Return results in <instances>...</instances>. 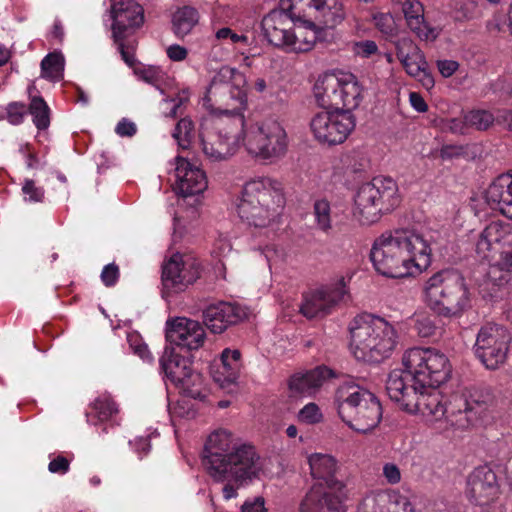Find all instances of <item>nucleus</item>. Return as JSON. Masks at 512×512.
<instances>
[{
  "mask_svg": "<svg viewBox=\"0 0 512 512\" xmlns=\"http://www.w3.org/2000/svg\"><path fill=\"white\" fill-rule=\"evenodd\" d=\"M446 128L452 133L465 134L469 128L465 116L463 118H451L447 121Z\"/></svg>",
  "mask_w": 512,
  "mask_h": 512,
  "instance_id": "63",
  "label": "nucleus"
},
{
  "mask_svg": "<svg viewBox=\"0 0 512 512\" xmlns=\"http://www.w3.org/2000/svg\"><path fill=\"white\" fill-rule=\"evenodd\" d=\"M430 241L410 228L384 232L375 239L370 258L374 268L388 278L414 276L425 271L432 262Z\"/></svg>",
  "mask_w": 512,
  "mask_h": 512,
  "instance_id": "3",
  "label": "nucleus"
},
{
  "mask_svg": "<svg viewBox=\"0 0 512 512\" xmlns=\"http://www.w3.org/2000/svg\"><path fill=\"white\" fill-rule=\"evenodd\" d=\"M241 512H267L264 506V499L256 498L253 502L246 501L242 505Z\"/></svg>",
  "mask_w": 512,
  "mask_h": 512,
  "instance_id": "64",
  "label": "nucleus"
},
{
  "mask_svg": "<svg viewBox=\"0 0 512 512\" xmlns=\"http://www.w3.org/2000/svg\"><path fill=\"white\" fill-rule=\"evenodd\" d=\"M172 136L179 147L182 149L189 148L195 138V128L192 120L187 117L181 118L176 124Z\"/></svg>",
  "mask_w": 512,
  "mask_h": 512,
  "instance_id": "39",
  "label": "nucleus"
},
{
  "mask_svg": "<svg viewBox=\"0 0 512 512\" xmlns=\"http://www.w3.org/2000/svg\"><path fill=\"white\" fill-rule=\"evenodd\" d=\"M119 277V267L115 263H110L103 267L101 272V280L106 287L115 286Z\"/></svg>",
  "mask_w": 512,
  "mask_h": 512,
  "instance_id": "52",
  "label": "nucleus"
},
{
  "mask_svg": "<svg viewBox=\"0 0 512 512\" xmlns=\"http://www.w3.org/2000/svg\"><path fill=\"white\" fill-rule=\"evenodd\" d=\"M112 36L122 59L132 66L137 45L135 34L144 23V9L134 0H122L111 6Z\"/></svg>",
  "mask_w": 512,
  "mask_h": 512,
  "instance_id": "13",
  "label": "nucleus"
},
{
  "mask_svg": "<svg viewBox=\"0 0 512 512\" xmlns=\"http://www.w3.org/2000/svg\"><path fill=\"white\" fill-rule=\"evenodd\" d=\"M298 512H346L342 490H332L317 482L305 493Z\"/></svg>",
  "mask_w": 512,
  "mask_h": 512,
  "instance_id": "23",
  "label": "nucleus"
},
{
  "mask_svg": "<svg viewBox=\"0 0 512 512\" xmlns=\"http://www.w3.org/2000/svg\"><path fill=\"white\" fill-rule=\"evenodd\" d=\"M396 56L399 61L409 60V57L414 56L415 53L420 52V48L414 43L413 40L407 37L399 38L395 42Z\"/></svg>",
  "mask_w": 512,
  "mask_h": 512,
  "instance_id": "45",
  "label": "nucleus"
},
{
  "mask_svg": "<svg viewBox=\"0 0 512 512\" xmlns=\"http://www.w3.org/2000/svg\"><path fill=\"white\" fill-rule=\"evenodd\" d=\"M400 62L407 74L412 77L420 76L421 72L427 68V62L422 51L415 53V55L411 56V58L409 57V60L407 59Z\"/></svg>",
  "mask_w": 512,
  "mask_h": 512,
  "instance_id": "46",
  "label": "nucleus"
},
{
  "mask_svg": "<svg viewBox=\"0 0 512 512\" xmlns=\"http://www.w3.org/2000/svg\"><path fill=\"white\" fill-rule=\"evenodd\" d=\"M470 148L469 145L447 144L442 146L440 154L443 159L468 158Z\"/></svg>",
  "mask_w": 512,
  "mask_h": 512,
  "instance_id": "50",
  "label": "nucleus"
},
{
  "mask_svg": "<svg viewBox=\"0 0 512 512\" xmlns=\"http://www.w3.org/2000/svg\"><path fill=\"white\" fill-rule=\"evenodd\" d=\"M201 274V264L191 256L174 254L162 267L165 290L178 293L193 284Z\"/></svg>",
  "mask_w": 512,
  "mask_h": 512,
  "instance_id": "18",
  "label": "nucleus"
},
{
  "mask_svg": "<svg viewBox=\"0 0 512 512\" xmlns=\"http://www.w3.org/2000/svg\"><path fill=\"white\" fill-rule=\"evenodd\" d=\"M383 475L390 484H397L401 480L400 469L393 463H386L384 465Z\"/></svg>",
  "mask_w": 512,
  "mask_h": 512,
  "instance_id": "58",
  "label": "nucleus"
},
{
  "mask_svg": "<svg viewBox=\"0 0 512 512\" xmlns=\"http://www.w3.org/2000/svg\"><path fill=\"white\" fill-rule=\"evenodd\" d=\"M215 40L221 44H230L235 49L241 52V54L245 53V50L254 42L253 38H250L245 33H237L235 30L230 27H221L215 30L214 32Z\"/></svg>",
  "mask_w": 512,
  "mask_h": 512,
  "instance_id": "35",
  "label": "nucleus"
},
{
  "mask_svg": "<svg viewBox=\"0 0 512 512\" xmlns=\"http://www.w3.org/2000/svg\"><path fill=\"white\" fill-rule=\"evenodd\" d=\"M349 330L354 357L367 363H380L388 359L398 344L395 327L384 318L371 314L356 316Z\"/></svg>",
  "mask_w": 512,
  "mask_h": 512,
  "instance_id": "5",
  "label": "nucleus"
},
{
  "mask_svg": "<svg viewBox=\"0 0 512 512\" xmlns=\"http://www.w3.org/2000/svg\"><path fill=\"white\" fill-rule=\"evenodd\" d=\"M28 113L32 116V122L39 131H44L50 126L51 109L41 96H32L28 104Z\"/></svg>",
  "mask_w": 512,
  "mask_h": 512,
  "instance_id": "34",
  "label": "nucleus"
},
{
  "mask_svg": "<svg viewBox=\"0 0 512 512\" xmlns=\"http://www.w3.org/2000/svg\"><path fill=\"white\" fill-rule=\"evenodd\" d=\"M487 28L490 32L510 31L512 34V6L506 16H495L492 20L488 21Z\"/></svg>",
  "mask_w": 512,
  "mask_h": 512,
  "instance_id": "49",
  "label": "nucleus"
},
{
  "mask_svg": "<svg viewBox=\"0 0 512 512\" xmlns=\"http://www.w3.org/2000/svg\"><path fill=\"white\" fill-rule=\"evenodd\" d=\"M285 202L283 186L279 181L257 177L244 184L237 213L247 225L263 228L281 215Z\"/></svg>",
  "mask_w": 512,
  "mask_h": 512,
  "instance_id": "4",
  "label": "nucleus"
},
{
  "mask_svg": "<svg viewBox=\"0 0 512 512\" xmlns=\"http://www.w3.org/2000/svg\"><path fill=\"white\" fill-rule=\"evenodd\" d=\"M298 419L305 424H317L323 419V414L316 403L306 404L298 413Z\"/></svg>",
  "mask_w": 512,
  "mask_h": 512,
  "instance_id": "47",
  "label": "nucleus"
},
{
  "mask_svg": "<svg viewBox=\"0 0 512 512\" xmlns=\"http://www.w3.org/2000/svg\"><path fill=\"white\" fill-rule=\"evenodd\" d=\"M466 493L471 502L481 507L492 503L500 493L495 472L488 466L475 468L468 477Z\"/></svg>",
  "mask_w": 512,
  "mask_h": 512,
  "instance_id": "22",
  "label": "nucleus"
},
{
  "mask_svg": "<svg viewBox=\"0 0 512 512\" xmlns=\"http://www.w3.org/2000/svg\"><path fill=\"white\" fill-rule=\"evenodd\" d=\"M70 460L63 455L53 458L48 464L49 472L64 475L70 470Z\"/></svg>",
  "mask_w": 512,
  "mask_h": 512,
  "instance_id": "54",
  "label": "nucleus"
},
{
  "mask_svg": "<svg viewBox=\"0 0 512 512\" xmlns=\"http://www.w3.org/2000/svg\"><path fill=\"white\" fill-rule=\"evenodd\" d=\"M486 200L492 209L512 219V171L501 174L490 184Z\"/></svg>",
  "mask_w": 512,
  "mask_h": 512,
  "instance_id": "26",
  "label": "nucleus"
},
{
  "mask_svg": "<svg viewBox=\"0 0 512 512\" xmlns=\"http://www.w3.org/2000/svg\"><path fill=\"white\" fill-rule=\"evenodd\" d=\"M510 342L511 335L505 327L486 324L477 333L475 356L486 369L496 370L506 362Z\"/></svg>",
  "mask_w": 512,
  "mask_h": 512,
  "instance_id": "15",
  "label": "nucleus"
},
{
  "mask_svg": "<svg viewBox=\"0 0 512 512\" xmlns=\"http://www.w3.org/2000/svg\"><path fill=\"white\" fill-rule=\"evenodd\" d=\"M159 362L164 376L183 395L193 399L202 397V376L192 369V363L187 357L177 353L173 347H166Z\"/></svg>",
  "mask_w": 512,
  "mask_h": 512,
  "instance_id": "14",
  "label": "nucleus"
},
{
  "mask_svg": "<svg viewBox=\"0 0 512 512\" xmlns=\"http://www.w3.org/2000/svg\"><path fill=\"white\" fill-rule=\"evenodd\" d=\"M401 202L398 185L391 177L377 176L362 184L355 196L356 214L364 225L377 222Z\"/></svg>",
  "mask_w": 512,
  "mask_h": 512,
  "instance_id": "10",
  "label": "nucleus"
},
{
  "mask_svg": "<svg viewBox=\"0 0 512 512\" xmlns=\"http://www.w3.org/2000/svg\"><path fill=\"white\" fill-rule=\"evenodd\" d=\"M404 369L390 372L392 377L400 378L404 386H416L423 389L432 385H441L450 377L451 366L445 354L435 348L413 347L402 357Z\"/></svg>",
  "mask_w": 512,
  "mask_h": 512,
  "instance_id": "7",
  "label": "nucleus"
},
{
  "mask_svg": "<svg viewBox=\"0 0 512 512\" xmlns=\"http://www.w3.org/2000/svg\"><path fill=\"white\" fill-rule=\"evenodd\" d=\"M363 88L357 77L351 73H340V109L349 110L357 108L363 98Z\"/></svg>",
  "mask_w": 512,
  "mask_h": 512,
  "instance_id": "32",
  "label": "nucleus"
},
{
  "mask_svg": "<svg viewBox=\"0 0 512 512\" xmlns=\"http://www.w3.org/2000/svg\"><path fill=\"white\" fill-rule=\"evenodd\" d=\"M352 275L340 276L334 282L325 284L303 294L300 312L306 318L324 317L348 296V284Z\"/></svg>",
  "mask_w": 512,
  "mask_h": 512,
  "instance_id": "16",
  "label": "nucleus"
},
{
  "mask_svg": "<svg viewBox=\"0 0 512 512\" xmlns=\"http://www.w3.org/2000/svg\"><path fill=\"white\" fill-rule=\"evenodd\" d=\"M167 56L170 60L180 62L186 59L188 51L185 47L179 44L170 45L166 49Z\"/></svg>",
  "mask_w": 512,
  "mask_h": 512,
  "instance_id": "61",
  "label": "nucleus"
},
{
  "mask_svg": "<svg viewBox=\"0 0 512 512\" xmlns=\"http://www.w3.org/2000/svg\"><path fill=\"white\" fill-rule=\"evenodd\" d=\"M241 353L239 350L224 349L221 354V362L223 366V374H227L225 381L232 383L237 378Z\"/></svg>",
  "mask_w": 512,
  "mask_h": 512,
  "instance_id": "40",
  "label": "nucleus"
},
{
  "mask_svg": "<svg viewBox=\"0 0 512 512\" xmlns=\"http://www.w3.org/2000/svg\"><path fill=\"white\" fill-rule=\"evenodd\" d=\"M379 501L386 506V512H414V507L408 497L399 491H390L379 496Z\"/></svg>",
  "mask_w": 512,
  "mask_h": 512,
  "instance_id": "37",
  "label": "nucleus"
},
{
  "mask_svg": "<svg viewBox=\"0 0 512 512\" xmlns=\"http://www.w3.org/2000/svg\"><path fill=\"white\" fill-rule=\"evenodd\" d=\"M408 326L411 331L422 338L434 335L437 329L434 317L425 312L414 313L408 319Z\"/></svg>",
  "mask_w": 512,
  "mask_h": 512,
  "instance_id": "36",
  "label": "nucleus"
},
{
  "mask_svg": "<svg viewBox=\"0 0 512 512\" xmlns=\"http://www.w3.org/2000/svg\"><path fill=\"white\" fill-rule=\"evenodd\" d=\"M466 122L469 127L477 130H486L494 122V116L487 110H472L465 114Z\"/></svg>",
  "mask_w": 512,
  "mask_h": 512,
  "instance_id": "41",
  "label": "nucleus"
},
{
  "mask_svg": "<svg viewBox=\"0 0 512 512\" xmlns=\"http://www.w3.org/2000/svg\"><path fill=\"white\" fill-rule=\"evenodd\" d=\"M19 152L25 157L26 165L29 169H37L39 167V159L32 151L30 144L22 145Z\"/></svg>",
  "mask_w": 512,
  "mask_h": 512,
  "instance_id": "60",
  "label": "nucleus"
},
{
  "mask_svg": "<svg viewBox=\"0 0 512 512\" xmlns=\"http://www.w3.org/2000/svg\"><path fill=\"white\" fill-rule=\"evenodd\" d=\"M337 374L331 368L321 365L305 372H296L289 377L288 389L292 396H314L324 382L336 378Z\"/></svg>",
  "mask_w": 512,
  "mask_h": 512,
  "instance_id": "25",
  "label": "nucleus"
},
{
  "mask_svg": "<svg viewBox=\"0 0 512 512\" xmlns=\"http://www.w3.org/2000/svg\"><path fill=\"white\" fill-rule=\"evenodd\" d=\"M129 343L134 353L137 354L142 360L146 362L153 361V356L149 351L147 344L143 343L138 336L130 337Z\"/></svg>",
  "mask_w": 512,
  "mask_h": 512,
  "instance_id": "53",
  "label": "nucleus"
},
{
  "mask_svg": "<svg viewBox=\"0 0 512 512\" xmlns=\"http://www.w3.org/2000/svg\"><path fill=\"white\" fill-rule=\"evenodd\" d=\"M340 74H324L314 84L313 92L318 106L340 110Z\"/></svg>",
  "mask_w": 512,
  "mask_h": 512,
  "instance_id": "31",
  "label": "nucleus"
},
{
  "mask_svg": "<svg viewBox=\"0 0 512 512\" xmlns=\"http://www.w3.org/2000/svg\"><path fill=\"white\" fill-rule=\"evenodd\" d=\"M119 413L118 405L110 395H100L89 406L86 411L87 422L97 426L105 424L103 432L107 433V425H118L117 416Z\"/></svg>",
  "mask_w": 512,
  "mask_h": 512,
  "instance_id": "27",
  "label": "nucleus"
},
{
  "mask_svg": "<svg viewBox=\"0 0 512 512\" xmlns=\"http://www.w3.org/2000/svg\"><path fill=\"white\" fill-rule=\"evenodd\" d=\"M302 26L297 27V31L293 32L291 44L288 46V52L303 53L310 51L322 34L324 26L318 24L311 18L297 19Z\"/></svg>",
  "mask_w": 512,
  "mask_h": 512,
  "instance_id": "29",
  "label": "nucleus"
},
{
  "mask_svg": "<svg viewBox=\"0 0 512 512\" xmlns=\"http://www.w3.org/2000/svg\"><path fill=\"white\" fill-rule=\"evenodd\" d=\"M63 57L57 53H49L41 61L42 74L52 78H58L63 71Z\"/></svg>",
  "mask_w": 512,
  "mask_h": 512,
  "instance_id": "42",
  "label": "nucleus"
},
{
  "mask_svg": "<svg viewBox=\"0 0 512 512\" xmlns=\"http://www.w3.org/2000/svg\"><path fill=\"white\" fill-rule=\"evenodd\" d=\"M188 102L187 96L178 95L176 98L167 101V103L172 104L169 112L166 113L167 117L176 118L183 114V106Z\"/></svg>",
  "mask_w": 512,
  "mask_h": 512,
  "instance_id": "57",
  "label": "nucleus"
},
{
  "mask_svg": "<svg viewBox=\"0 0 512 512\" xmlns=\"http://www.w3.org/2000/svg\"><path fill=\"white\" fill-rule=\"evenodd\" d=\"M247 316V309L241 305L220 301L210 304L203 311V323L211 333L221 334L228 327L245 320Z\"/></svg>",
  "mask_w": 512,
  "mask_h": 512,
  "instance_id": "21",
  "label": "nucleus"
},
{
  "mask_svg": "<svg viewBox=\"0 0 512 512\" xmlns=\"http://www.w3.org/2000/svg\"><path fill=\"white\" fill-rule=\"evenodd\" d=\"M115 132L121 137H133L137 133V126L127 118H122L116 125Z\"/></svg>",
  "mask_w": 512,
  "mask_h": 512,
  "instance_id": "56",
  "label": "nucleus"
},
{
  "mask_svg": "<svg viewBox=\"0 0 512 512\" xmlns=\"http://www.w3.org/2000/svg\"><path fill=\"white\" fill-rule=\"evenodd\" d=\"M437 67L440 74L445 77H451L458 69L459 63L454 60H439L437 61Z\"/></svg>",
  "mask_w": 512,
  "mask_h": 512,
  "instance_id": "62",
  "label": "nucleus"
},
{
  "mask_svg": "<svg viewBox=\"0 0 512 512\" xmlns=\"http://www.w3.org/2000/svg\"><path fill=\"white\" fill-rule=\"evenodd\" d=\"M245 76L236 68L222 66L213 77L207 89L206 99L211 105H218L226 123L234 122L236 115H243L247 106V93L243 89Z\"/></svg>",
  "mask_w": 512,
  "mask_h": 512,
  "instance_id": "9",
  "label": "nucleus"
},
{
  "mask_svg": "<svg viewBox=\"0 0 512 512\" xmlns=\"http://www.w3.org/2000/svg\"><path fill=\"white\" fill-rule=\"evenodd\" d=\"M492 244L501 242L507 234V226L498 221H492L481 232Z\"/></svg>",
  "mask_w": 512,
  "mask_h": 512,
  "instance_id": "48",
  "label": "nucleus"
},
{
  "mask_svg": "<svg viewBox=\"0 0 512 512\" xmlns=\"http://www.w3.org/2000/svg\"><path fill=\"white\" fill-rule=\"evenodd\" d=\"M141 78L148 84L155 86L156 88L160 87L161 84V71L156 68H148L144 69L141 72Z\"/></svg>",
  "mask_w": 512,
  "mask_h": 512,
  "instance_id": "59",
  "label": "nucleus"
},
{
  "mask_svg": "<svg viewBox=\"0 0 512 512\" xmlns=\"http://www.w3.org/2000/svg\"><path fill=\"white\" fill-rule=\"evenodd\" d=\"M244 117L236 115L234 122L226 123L223 117L204 119L199 128V140L204 155L210 161L226 160L239 144Z\"/></svg>",
  "mask_w": 512,
  "mask_h": 512,
  "instance_id": "11",
  "label": "nucleus"
},
{
  "mask_svg": "<svg viewBox=\"0 0 512 512\" xmlns=\"http://www.w3.org/2000/svg\"><path fill=\"white\" fill-rule=\"evenodd\" d=\"M308 463L312 477L322 482L324 487L332 490H343V482L337 480L334 476L336 461L332 456L315 453L309 456Z\"/></svg>",
  "mask_w": 512,
  "mask_h": 512,
  "instance_id": "28",
  "label": "nucleus"
},
{
  "mask_svg": "<svg viewBox=\"0 0 512 512\" xmlns=\"http://www.w3.org/2000/svg\"><path fill=\"white\" fill-rule=\"evenodd\" d=\"M199 11L192 6L186 5L176 9L172 14V31L177 38L183 39L198 24Z\"/></svg>",
  "mask_w": 512,
  "mask_h": 512,
  "instance_id": "33",
  "label": "nucleus"
},
{
  "mask_svg": "<svg viewBox=\"0 0 512 512\" xmlns=\"http://www.w3.org/2000/svg\"><path fill=\"white\" fill-rule=\"evenodd\" d=\"M27 113L28 106L21 102H12L7 107L8 120L13 125L21 124Z\"/></svg>",
  "mask_w": 512,
  "mask_h": 512,
  "instance_id": "51",
  "label": "nucleus"
},
{
  "mask_svg": "<svg viewBox=\"0 0 512 512\" xmlns=\"http://www.w3.org/2000/svg\"><path fill=\"white\" fill-rule=\"evenodd\" d=\"M175 190L182 197L199 195L207 186L205 172L183 157L176 158Z\"/></svg>",
  "mask_w": 512,
  "mask_h": 512,
  "instance_id": "24",
  "label": "nucleus"
},
{
  "mask_svg": "<svg viewBox=\"0 0 512 512\" xmlns=\"http://www.w3.org/2000/svg\"><path fill=\"white\" fill-rule=\"evenodd\" d=\"M296 22V17L279 6L264 16L261 28L265 38L271 45L287 51L288 46L291 44L290 41Z\"/></svg>",
  "mask_w": 512,
  "mask_h": 512,
  "instance_id": "19",
  "label": "nucleus"
},
{
  "mask_svg": "<svg viewBox=\"0 0 512 512\" xmlns=\"http://www.w3.org/2000/svg\"><path fill=\"white\" fill-rule=\"evenodd\" d=\"M242 142L249 154L264 159H278L285 155L288 136L284 127L277 121L248 123L241 126Z\"/></svg>",
  "mask_w": 512,
  "mask_h": 512,
  "instance_id": "12",
  "label": "nucleus"
},
{
  "mask_svg": "<svg viewBox=\"0 0 512 512\" xmlns=\"http://www.w3.org/2000/svg\"><path fill=\"white\" fill-rule=\"evenodd\" d=\"M432 385L418 389L416 386H404L403 380L392 377L386 381L389 398L409 413L445 417L458 429H467L484 419L496 405L494 390L488 386H475L458 389L449 395H443L438 387Z\"/></svg>",
  "mask_w": 512,
  "mask_h": 512,
  "instance_id": "1",
  "label": "nucleus"
},
{
  "mask_svg": "<svg viewBox=\"0 0 512 512\" xmlns=\"http://www.w3.org/2000/svg\"><path fill=\"white\" fill-rule=\"evenodd\" d=\"M22 191L25 195L29 196V201L31 202H42L44 199L43 188L37 187L31 179L25 180Z\"/></svg>",
  "mask_w": 512,
  "mask_h": 512,
  "instance_id": "55",
  "label": "nucleus"
},
{
  "mask_svg": "<svg viewBox=\"0 0 512 512\" xmlns=\"http://www.w3.org/2000/svg\"><path fill=\"white\" fill-rule=\"evenodd\" d=\"M202 462L213 481L224 484L222 494L225 500L237 497L238 490L249 485L261 470L255 447L235 443L232 433L224 429L208 436Z\"/></svg>",
  "mask_w": 512,
  "mask_h": 512,
  "instance_id": "2",
  "label": "nucleus"
},
{
  "mask_svg": "<svg viewBox=\"0 0 512 512\" xmlns=\"http://www.w3.org/2000/svg\"><path fill=\"white\" fill-rule=\"evenodd\" d=\"M373 21L376 28L385 36L392 37L396 34V24L390 13L378 12L373 15Z\"/></svg>",
  "mask_w": 512,
  "mask_h": 512,
  "instance_id": "44",
  "label": "nucleus"
},
{
  "mask_svg": "<svg viewBox=\"0 0 512 512\" xmlns=\"http://www.w3.org/2000/svg\"><path fill=\"white\" fill-rule=\"evenodd\" d=\"M309 18L325 28H334L345 18V11L340 0H315L308 8Z\"/></svg>",
  "mask_w": 512,
  "mask_h": 512,
  "instance_id": "30",
  "label": "nucleus"
},
{
  "mask_svg": "<svg viewBox=\"0 0 512 512\" xmlns=\"http://www.w3.org/2000/svg\"><path fill=\"white\" fill-rule=\"evenodd\" d=\"M334 405L341 420L360 433L372 431L382 419V406L376 395L351 378L337 387Z\"/></svg>",
  "mask_w": 512,
  "mask_h": 512,
  "instance_id": "6",
  "label": "nucleus"
},
{
  "mask_svg": "<svg viewBox=\"0 0 512 512\" xmlns=\"http://www.w3.org/2000/svg\"><path fill=\"white\" fill-rule=\"evenodd\" d=\"M205 329L198 321L178 317L167 322L166 340L181 350H198L205 342Z\"/></svg>",
  "mask_w": 512,
  "mask_h": 512,
  "instance_id": "20",
  "label": "nucleus"
},
{
  "mask_svg": "<svg viewBox=\"0 0 512 512\" xmlns=\"http://www.w3.org/2000/svg\"><path fill=\"white\" fill-rule=\"evenodd\" d=\"M313 215L317 228L325 234L332 229V210L330 203L325 199L316 200L313 205Z\"/></svg>",
  "mask_w": 512,
  "mask_h": 512,
  "instance_id": "38",
  "label": "nucleus"
},
{
  "mask_svg": "<svg viewBox=\"0 0 512 512\" xmlns=\"http://www.w3.org/2000/svg\"><path fill=\"white\" fill-rule=\"evenodd\" d=\"M425 301L438 316L459 318L470 307L465 279L453 269L433 274L424 285Z\"/></svg>",
  "mask_w": 512,
  "mask_h": 512,
  "instance_id": "8",
  "label": "nucleus"
},
{
  "mask_svg": "<svg viewBox=\"0 0 512 512\" xmlns=\"http://www.w3.org/2000/svg\"><path fill=\"white\" fill-rule=\"evenodd\" d=\"M315 0H280L279 6L286 9L296 19L309 18L308 8L313 7Z\"/></svg>",
  "mask_w": 512,
  "mask_h": 512,
  "instance_id": "43",
  "label": "nucleus"
},
{
  "mask_svg": "<svg viewBox=\"0 0 512 512\" xmlns=\"http://www.w3.org/2000/svg\"><path fill=\"white\" fill-rule=\"evenodd\" d=\"M356 126V120L349 110H334L317 113L310 121L314 138L329 146L343 143Z\"/></svg>",
  "mask_w": 512,
  "mask_h": 512,
  "instance_id": "17",
  "label": "nucleus"
}]
</instances>
